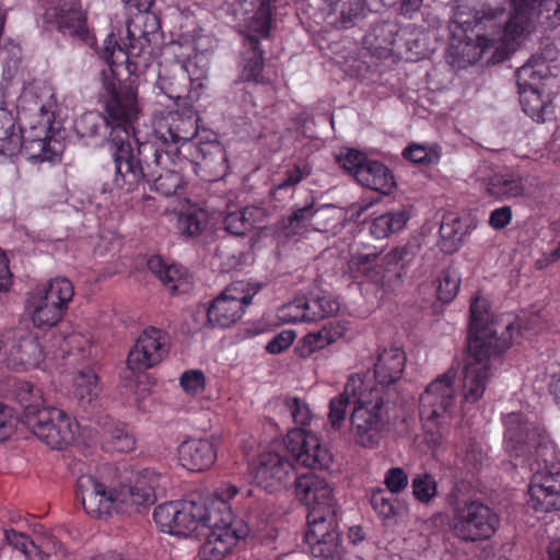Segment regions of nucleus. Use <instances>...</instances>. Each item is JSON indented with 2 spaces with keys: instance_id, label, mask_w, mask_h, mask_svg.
<instances>
[{
  "instance_id": "1",
  "label": "nucleus",
  "mask_w": 560,
  "mask_h": 560,
  "mask_svg": "<svg viewBox=\"0 0 560 560\" xmlns=\"http://www.w3.org/2000/svg\"><path fill=\"white\" fill-rule=\"evenodd\" d=\"M511 12L489 8L477 12L472 22L456 12L454 22L463 28L464 38L451 48L458 62L474 65L486 57L487 63H499L513 54L538 25L555 28L560 24V0H510Z\"/></svg>"
},
{
  "instance_id": "2",
  "label": "nucleus",
  "mask_w": 560,
  "mask_h": 560,
  "mask_svg": "<svg viewBox=\"0 0 560 560\" xmlns=\"http://www.w3.org/2000/svg\"><path fill=\"white\" fill-rule=\"evenodd\" d=\"M120 1L136 8L138 13L127 22L124 48L117 45L113 34L103 44L102 58L109 67L110 77L104 73L100 104L105 125L110 129L108 141L114 138L129 140L141 113L136 88L120 83L116 78L117 68L129 62L131 58H143L147 62L151 55V44L158 39L160 31L159 18L149 11L154 0Z\"/></svg>"
},
{
  "instance_id": "3",
  "label": "nucleus",
  "mask_w": 560,
  "mask_h": 560,
  "mask_svg": "<svg viewBox=\"0 0 560 560\" xmlns=\"http://www.w3.org/2000/svg\"><path fill=\"white\" fill-rule=\"evenodd\" d=\"M505 451L524 457L533 472L528 487L529 504L539 512L560 510V454L545 429L528 422L521 413L504 419Z\"/></svg>"
},
{
  "instance_id": "4",
  "label": "nucleus",
  "mask_w": 560,
  "mask_h": 560,
  "mask_svg": "<svg viewBox=\"0 0 560 560\" xmlns=\"http://www.w3.org/2000/svg\"><path fill=\"white\" fill-rule=\"evenodd\" d=\"M289 454L301 465L313 469L327 468L331 462L330 453L315 434L294 429L282 443H272L257 456L252 467L254 482L270 493L287 489L292 482L296 489L299 477Z\"/></svg>"
},
{
  "instance_id": "5",
  "label": "nucleus",
  "mask_w": 560,
  "mask_h": 560,
  "mask_svg": "<svg viewBox=\"0 0 560 560\" xmlns=\"http://www.w3.org/2000/svg\"><path fill=\"white\" fill-rule=\"evenodd\" d=\"M167 483V475L144 468L136 474L131 486L110 490L96 477L85 474L77 480V495L89 515L102 518L131 506L153 504L158 495L165 493Z\"/></svg>"
},
{
  "instance_id": "6",
  "label": "nucleus",
  "mask_w": 560,
  "mask_h": 560,
  "mask_svg": "<svg viewBox=\"0 0 560 560\" xmlns=\"http://www.w3.org/2000/svg\"><path fill=\"white\" fill-rule=\"evenodd\" d=\"M296 498L308 508L305 542L315 558L339 560L340 530L331 486L315 474L296 480Z\"/></svg>"
},
{
  "instance_id": "7",
  "label": "nucleus",
  "mask_w": 560,
  "mask_h": 560,
  "mask_svg": "<svg viewBox=\"0 0 560 560\" xmlns=\"http://www.w3.org/2000/svg\"><path fill=\"white\" fill-rule=\"evenodd\" d=\"M58 108L52 86L39 83L25 88L18 100L19 119L24 125L22 152L32 162L52 161L56 156L50 147Z\"/></svg>"
},
{
  "instance_id": "8",
  "label": "nucleus",
  "mask_w": 560,
  "mask_h": 560,
  "mask_svg": "<svg viewBox=\"0 0 560 560\" xmlns=\"http://www.w3.org/2000/svg\"><path fill=\"white\" fill-rule=\"evenodd\" d=\"M457 372L453 368L433 380L421 394L420 418L424 428V440L430 447L443 442L441 427L451 418L457 400Z\"/></svg>"
},
{
  "instance_id": "9",
  "label": "nucleus",
  "mask_w": 560,
  "mask_h": 560,
  "mask_svg": "<svg viewBox=\"0 0 560 560\" xmlns=\"http://www.w3.org/2000/svg\"><path fill=\"white\" fill-rule=\"evenodd\" d=\"M501 524L499 514L479 500L457 501L452 506L450 528L463 542H479L490 539Z\"/></svg>"
},
{
  "instance_id": "10",
  "label": "nucleus",
  "mask_w": 560,
  "mask_h": 560,
  "mask_svg": "<svg viewBox=\"0 0 560 560\" xmlns=\"http://www.w3.org/2000/svg\"><path fill=\"white\" fill-rule=\"evenodd\" d=\"M385 392L382 387L368 385L364 394L359 396L350 417L351 432L358 444L364 447H376L382 438L385 421L383 408Z\"/></svg>"
},
{
  "instance_id": "11",
  "label": "nucleus",
  "mask_w": 560,
  "mask_h": 560,
  "mask_svg": "<svg viewBox=\"0 0 560 560\" xmlns=\"http://www.w3.org/2000/svg\"><path fill=\"white\" fill-rule=\"evenodd\" d=\"M73 294V285L67 278H55L37 287L27 300L34 325L42 329L57 325Z\"/></svg>"
},
{
  "instance_id": "12",
  "label": "nucleus",
  "mask_w": 560,
  "mask_h": 560,
  "mask_svg": "<svg viewBox=\"0 0 560 560\" xmlns=\"http://www.w3.org/2000/svg\"><path fill=\"white\" fill-rule=\"evenodd\" d=\"M44 352L38 338L27 327H16L0 336V366L26 371L39 365Z\"/></svg>"
},
{
  "instance_id": "13",
  "label": "nucleus",
  "mask_w": 560,
  "mask_h": 560,
  "mask_svg": "<svg viewBox=\"0 0 560 560\" xmlns=\"http://www.w3.org/2000/svg\"><path fill=\"white\" fill-rule=\"evenodd\" d=\"M198 114L191 108L168 110L154 120V133L165 144L176 145L175 154H186L189 145L200 139Z\"/></svg>"
},
{
  "instance_id": "14",
  "label": "nucleus",
  "mask_w": 560,
  "mask_h": 560,
  "mask_svg": "<svg viewBox=\"0 0 560 560\" xmlns=\"http://www.w3.org/2000/svg\"><path fill=\"white\" fill-rule=\"evenodd\" d=\"M25 427L51 448H62L72 443L79 430L74 420L54 407H47L37 415L28 412Z\"/></svg>"
},
{
  "instance_id": "15",
  "label": "nucleus",
  "mask_w": 560,
  "mask_h": 560,
  "mask_svg": "<svg viewBox=\"0 0 560 560\" xmlns=\"http://www.w3.org/2000/svg\"><path fill=\"white\" fill-rule=\"evenodd\" d=\"M504 329L505 332L497 337L498 327L492 322L489 303L485 298L476 295L470 304L468 350L480 353L483 348L508 349L511 345L512 325H506Z\"/></svg>"
},
{
  "instance_id": "16",
  "label": "nucleus",
  "mask_w": 560,
  "mask_h": 560,
  "mask_svg": "<svg viewBox=\"0 0 560 560\" xmlns=\"http://www.w3.org/2000/svg\"><path fill=\"white\" fill-rule=\"evenodd\" d=\"M113 160L115 163V186L125 192L133 191L140 184L147 180V163L139 153V145L135 150L130 139L114 138L109 141Z\"/></svg>"
},
{
  "instance_id": "17",
  "label": "nucleus",
  "mask_w": 560,
  "mask_h": 560,
  "mask_svg": "<svg viewBox=\"0 0 560 560\" xmlns=\"http://www.w3.org/2000/svg\"><path fill=\"white\" fill-rule=\"evenodd\" d=\"M184 158L190 160L196 174L203 180L213 182L226 173L225 150L210 130H202L200 139L189 145Z\"/></svg>"
},
{
  "instance_id": "18",
  "label": "nucleus",
  "mask_w": 560,
  "mask_h": 560,
  "mask_svg": "<svg viewBox=\"0 0 560 560\" xmlns=\"http://www.w3.org/2000/svg\"><path fill=\"white\" fill-rule=\"evenodd\" d=\"M254 294L249 285L243 281L230 284L208 307V322L222 328L234 325L242 318Z\"/></svg>"
},
{
  "instance_id": "19",
  "label": "nucleus",
  "mask_w": 560,
  "mask_h": 560,
  "mask_svg": "<svg viewBox=\"0 0 560 560\" xmlns=\"http://www.w3.org/2000/svg\"><path fill=\"white\" fill-rule=\"evenodd\" d=\"M139 153L147 163V183L163 197L175 195L183 187L180 174L167 167L170 153L161 151L154 143H139Z\"/></svg>"
},
{
  "instance_id": "20",
  "label": "nucleus",
  "mask_w": 560,
  "mask_h": 560,
  "mask_svg": "<svg viewBox=\"0 0 560 560\" xmlns=\"http://www.w3.org/2000/svg\"><path fill=\"white\" fill-rule=\"evenodd\" d=\"M237 493L235 486H226L220 490L219 493L208 497H198L196 505L203 506L198 513L197 525L199 528H207L208 530H226L234 532L241 525H245L241 521H235L229 500Z\"/></svg>"
},
{
  "instance_id": "21",
  "label": "nucleus",
  "mask_w": 560,
  "mask_h": 560,
  "mask_svg": "<svg viewBox=\"0 0 560 560\" xmlns=\"http://www.w3.org/2000/svg\"><path fill=\"white\" fill-rule=\"evenodd\" d=\"M205 509L196 500L167 502L154 509L153 518L162 532L175 536H189L198 530V513Z\"/></svg>"
},
{
  "instance_id": "22",
  "label": "nucleus",
  "mask_w": 560,
  "mask_h": 560,
  "mask_svg": "<svg viewBox=\"0 0 560 560\" xmlns=\"http://www.w3.org/2000/svg\"><path fill=\"white\" fill-rule=\"evenodd\" d=\"M168 352L167 335L153 326L147 327L129 351L127 364L135 372L154 368Z\"/></svg>"
},
{
  "instance_id": "23",
  "label": "nucleus",
  "mask_w": 560,
  "mask_h": 560,
  "mask_svg": "<svg viewBox=\"0 0 560 560\" xmlns=\"http://www.w3.org/2000/svg\"><path fill=\"white\" fill-rule=\"evenodd\" d=\"M505 349L483 348L480 353L469 351L462 381V395L466 402H476L485 394L490 380V360Z\"/></svg>"
},
{
  "instance_id": "24",
  "label": "nucleus",
  "mask_w": 560,
  "mask_h": 560,
  "mask_svg": "<svg viewBox=\"0 0 560 560\" xmlns=\"http://www.w3.org/2000/svg\"><path fill=\"white\" fill-rule=\"evenodd\" d=\"M46 20L65 36L88 45L94 43L79 0H59L57 5L47 9Z\"/></svg>"
},
{
  "instance_id": "25",
  "label": "nucleus",
  "mask_w": 560,
  "mask_h": 560,
  "mask_svg": "<svg viewBox=\"0 0 560 560\" xmlns=\"http://www.w3.org/2000/svg\"><path fill=\"white\" fill-rule=\"evenodd\" d=\"M217 442L214 436L184 441L178 446L180 464L195 471L210 468L217 459Z\"/></svg>"
},
{
  "instance_id": "26",
  "label": "nucleus",
  "mask_w": 560,
  "mask_h": 560,
  "mask_svg": "<svg viewBox=\"0 0 560 560\" xmlns=\"http://www.w3.org/2000/svg\"><path fill=\"white\" fill-rule=\"evenodd\" d=\"M249 533L247 525H241L234 532L209 530L205 542L199 549L200 560H222L238 539L245 538Z\"/></svg>"
},
{
  "instance_id": "27",
  "label": "nucleus",
  "mask_w": 560,
  "mask_h": 560,
  "mask_svg": "<svg viewBox=\"0 0 560 560\" xmlns=\"http://www.w3.org/2000/svg\"><path fill=\"white\" fill-rule=\"evenodd\" d=\"M366 386L368 384L360 374L351 375L347 381L343 393L330 400L328 420L334 429L338 430L343 425L348 406L351 402L354 406L358 405L359 396L364 394Z\"/></svg>"
},
{
  "instance_id": "28",
  "label": "nucleus",
  "mask_w": 560,
  "mask_h": 560,
  "mask_svg": "<svg viewBox=\"0 0 560 560\" xmlns=\"http://www.w3.org/2000/svg\"><path fill=\"white\" fill-rule=\"evenodd\" d=\"M406 365V354L401 348L389 347L380 350L374 375L380 385H390L398 381Z\"/></svg>"
},
{
  "instance_id": "29",
  "label": "nucleus",
  "mask_w": 560,
  "mask_h": 560,
  "mask_svg": "<svg viewBox=\"0 0 560 560\" xmlns=\"http://www.w3.org/2000/svg\"><path fill=\"white\" fill-rule=\"evenodd\" d=\"M148 267L172 293L182 294L190 291V276L184 267L176 264L167 265L159 256L149 259Z\"/></svg>"
},
{
  "instance_id": "30",
  "label": "nucleus",
  "mask_w": 560,
  "mask_h": 560,
  "mask_svg": "<svg viewBox=\"0 0 560 560\" xmlns=\"http://www.w3.org/2000/svg\"><path fill=\"white\" fill-rule=\"evenodd\" d=\"M276 0H237L243 10L246 27L261 37H267L271 26L272 5Z\"/></svg>"
},
{
  "instance_id": "31",
  "label": "nucleus",
  "mask_w": 560,
  "mask_h": 560,
  "mask_svg": "<svg viewBox=\"0 0 560 560\" xmlns=\"http://www.w3.org/2000/svg\"><path fill=\"white\" fill-rule=\"evenodd\" d=\"M357 182L362 186L383 195H388L395 187L392 172L378 161L366 160L358 171Z\"/></svg>"
},
{
  "instance_id": "32",
  "label": "nucleus",
  "mask_w": 560,
  "mask_h": 560,
  "mask_svg": "<svg viewBox=\"0 0 560 560\" xmlns=\"http://www.w3.org/2000/svg\"><path fill=\"white\" fill-rule=\"evenodd\" d=\"M264 210L258 207H244L225 213L224 230L232 235L243 236L264 220Z\"/></svg>"
},
{
  "instance_id": "33",
  "label": "nucleus",
  "mask_w": 560,
  "mask_h": 560,
  "mask_svg": "<svg viewBox=\"0 0 560 560\" xmlns=\"http://www.w3.org/2000/svg\"><path fill=\"white\" fill-rule=\"evenodd\" d=\"M439 246L445 254H453L460 247L466 234V226L455 213H446L440 225Z\"/></svg>"
},
{
  "instance_id": "34",
  "label": "nucleus",
  "mask_w": 560,
  "mask_h": 560,
  "mask_svg": "<svg viewBox=\"0 0 560 560\" xmlns=\"http://www.w3.org/2000/svg\"><path fill=\"white\" fill-rule=\"evenodd\" d=\"M312 174V166L305 161L295 162L289 167L283 176L273 184L272 195L275 198L282 200L291 198L294 194L295 186L304 178Z\"/></svg>"
},
{
  "instance_id": "35",
  "label": "nucleus",
  "mask_w": 560,
  "mask_h": 560,
  "mask_svg": "<svg viewBox=\"0 0 560 560\" xmlns=\"http://www.w3.org/2000/svg\"><path fill=\"white\" fill-rule=\"evenodd\" d=\"M16 401L22 407L21 422L27 424L28 412L34 415L39 413L47 407H43L42 393L38 388H35L31 383L25 381H19L14 384L13 389Z\"/></svg>"
},
{
  "instance_id": "36",
  "label": "nucleus",
  "mask_w": 560,
  "mask_h": 560,
  "mask_svg": "<svg viewBox=\"0 0 560 560\" xmlns=\"http://www.w3.org/2000/svg\"><path fill=\"white\" fill-rule=\"evenodd\" d=\"M23 130L15 127L11 117H5L4 125L0 128V163L10 161L22 152Z\"/></svg>"
},
{
  "instance_id": "37",
  "label": "nucleus",
  "mask_w": 560,
  "mask_h": 560,
  "mask_svg": "<svg viewBox=\"0 0 560 560\" xmlns=\"http://www.w3.org/2000/svg\"><path fill=\"white\" fill-rule=\"evenodd\" d=\"M408 220L409 215L404 210L387 212L373 220L370 232L375 238L383 240L401 231Z\"/></svg>"
},
{
  "instance_id": "38",
  "label": "nucleus",
  "mask_w": 560,
  "mask_h": 560,
  "mask_svg": "<svg viewBox=\"0 0 560 560\" xmlns=\"http://www.w3.org/2000/svg\"><path fill=\"white\" fill-rule=\"evenodd\" d=\"M258 37L262 38L256 32L247 30L246 46L248 51L243 65V75L247 81H258L262 71V51L259 48Z\"/></svg>"
},
{
  "instance_id": "39",
  "label": "nucleus",
  "mask_w": 560,
  "mask_h": 560,
  "mask_svg": "<svg viewBox=\"0 0 560 560\" xmlns=\"http://www.w3.org/2000/svg\"><path fill=\"white\" fill-rule=\"evenodd\" d=\"M518 93L524 113L535 121H545L550 101L541 96L540 89L524 88Z\"/></svg>"
},
{
  "instance_id": "40",
  "label": "nucleus",
  "mask_w": 560,
  "mask_h": 560,
  "mask_svg": "<svg viewBox=\"0 0 560 560\" xmlns=\"http://www.w3.org/2000/svg\"><path fill=\"white\" fill-rule=\"evenodd\" d=\"M73 396L82 406L90 405L100 394L97 375L91 369H83L73 378Z\"/></svg>"
},
{
  "instance_id": "41",
  "label": "nucleus",
  "mask_w": 560,
  "mask_h": 560,
  "mask_svg": "<svg viewBox=\"0 0 560 560\" xmlns=\"http://www.w3.org/2000/svg\"><path fill=\"white\" fill-rule=\"evenodd\" d=\"M399 26L394 21H383L374 24L364 36V42L375 49H388L396 42Z\"/></svg>"
},
{
  "instance_id": "42",
  "label": "nucleus",
  "mask_w": 560,
  "mask_h": 560,
  "mask_svg": "<svg viewBox=\"0 0 560 560\" xmlns=\"http://www.w3.org/2000/svg\"><path fill=\"white\" fill-rule=\"evenodd\" d=\"M547 72L548 67L545 61L541 58L533 57L516 71L518 89H540Z\"/></svg>"
},
{
  "instance_id": "43",
  "label": "nucleus",
  "mask_w": 560,
  "mask_h": 560,
  "mask_svg": "<svg viewBox=\"0 0 560 560\" xmlns=\"http://www.w3.org/2000/svg\"><path fill=\"white\" fill-rule=\"evenodd\" d=\"M363 8L358 0H343L336 4L329 16L338 28H350L362 18Z\"/></svg>"
},
{
  "instance_id": "44",
  "label": "nucleus",
  "mask_w": 560,
  "mask_h": 560,
  "mask_svg": "<svg viewBox=\"0 0 560 560\" xmlns=\"http://www.w3.org/2000/svg\"><path fill=\"white\" fill-rule=\"evenodd\" d=\"M208 224V213L199 208H189L177 215L176 228L186 236L200 234Z\"/></svg>"
},
{
  "instance_id": "45",
  "label": "nucleus",
  "mask_w": 560,
  "mask_h": 560,
  "mask_svg": "<svg viewBox=\"0 0 560 560\" xmlns=\"http://www.w3.org/2000/svg\"><path fill=\"white\" fill-rule=\"evenodd\" d=\"M487 190L499 198H514L523 194L524 187L520 178L509 174H495L490 178Z\"/></svg>"
},
{
  "instance_id": "46",
  "label": "nucleus",
  "mask_w": 560,
  "mask_h": 560,
  "mask_svg": "<svg viewBox=\"0 0 560 560\" xmlns=\"http://www.w3.org/2000/svg\"><path fill=\"white\" fill-rule=\"evenodd\" d=\"M421 249L418 237L409 240L406 244L397 246L383 256L382 261L386 267L399 266L406 268L417 257Z\"/></svg>"
},
{
  "instance_id": "47",
  "label": "nucleus",
  "mask_w": 560,
  "mask_h": 560,
  "mask_svg": "<svg viewBox=\"0 0 560 560\" xmlns=\"http://www.w3.org/2000/svg\"><path fill=\"white\" fill-rule=\"evenodd\" d=\"M4 539L12 548L21 551L26 560H47L48 558V555L39 550L34 541L23 533L5 529Z\"/></svg>"
},
{
  "instance_id": "48",
  "label": "nucleus",
  "mask_w": 560,
  "mask_h": 560,
  "mask_svg": "<svg viewBox=\"0 0 560 560\" xmlns=\"http://www.w3.org/2000/svg\"><path fill=\"white\" fill-rule=\"evenodd\" d=\"M377 259L376 253L358 254L350 260V267L366 279L376 282L383 278L384 272V264H377Z\"/></svg>"
},
{
  "instance_id": "49",
  "label": "nucleus",
  "mask_w": 560,
  "mask_h": 560,
  "mask_svg": "<svg viewBox=\"0 0 560 560\" xmlns=\"http://www.w3.org/2000/svg\"><path fill=\"white\" fill-rule=\"evenodd\" d=\"M278 318L287 324L312 323L308 312V299L295 298L278 310Z\"/></svg>"
},
{
  "instance_id": "50",
  "label": "nucleus",
  "mask_w": 560,
  "mask_h": 560,
  "mask_svg": "<svg viewBox=\"0 0 560 560\" xmlns=\"http://www.w3.org/2000/svg\"><path fill=\"white\" fill-rule=\"evenodd\" d=\"M336 339L337 334L326 327L316 332H310L300 341V354L304 358L311 357L316 351L334 343Z\"/></svg>"
},
{
  "instance_id": "51",
  "label": "nucleus",
  "mask_w": 560,
  "mask_h": 560,
  "mask_svg": "<svg viewBox=\"0 0 560 560\" xmlns=\"http://www.w3.org/2000/svg\"><path fill=\"white\" fill-rule=\"evenodd\" d=\"M105 127L104 115L96 112L84 113L74 121V129L80 138L97 137Z\"/></svg>"
},
{
  "instance_id": "52",
  "label": "nucleus",
  "mask_w": 560,
  "mask_h": 560,
  "mask_svg": "<svg viewBox=\"0 0 560 560\" xmlns=\"http://www.w3.org/2000/svg\"><path fill=\"white\" fill-rule=\"evenodd\" d=\"M460 285V276L457 270L447 268L439 278L438 298L443 303H450L457 295Z\"/></svg>"
},
{
  "instance_id": "53",
  "label": "nucleus",
  "mask_w": 560,
  "mask_h": 560,
  "mask_svg": "<svg viewBox=\"0 0 560 560\" xmlns=\"http://www.w3.org/2000/svg\"><path fill=\"white\" fill-rule=\"evenodd\" d=\"M91 340L81 332H72L65 338V350L68 358L73 357V362L84 361L91 355Z\"/></svg>"
},
{
  "instance_id": "54",
  "label": "nucleus",
  "mask_w": 560,
  "mask_h": 560,
  "mask_svg": "<svg viewBox=\"0 0 560 560\" xmlns=\"http://www.w3.org/2000/svg\"><path fill=\"white\" fill-rule=\"evenodd\" d=\"M411 487L415 498L422 503L430 502L436 494V480L428 472L416 475Z\"/></svg>"
},
{
  "instance_id": "55",
  "label": "nucleus",
  "mask_w": 560,
  "mask_h": 560,
  "mask_svg": "<svg viewBox=\"0 0 560 560\" xmlns=\"http://www.w3.org/2000/svg\"><path fill=\"white\" fill-rule=\"evenodd\" d=\"M370 503L373 510L383 520H390L397 513L393 494L387 493L385 489L374 490L371 494Z\"/></svg>"
},
{
  "instance_id": "56",
  "label": "nucleus",
  "mask_w": 560,
  "mask_h": 560,
  "mask_svg": "<svg viewBox=\"0 0 560 560\" xmlns=\"http://www.w3.org/2000/svg\"><path fill=\"white\" fill-rule=\"evenodd\" d=\"M339 310L337 301L327 295L308 299L311 320L316 322L331 316Z\"/></svg>"
},
{
  "instance_id": "57",
  "label": "nucleus",
  "mask_w": 560,
  "mask_h": 560,
  "mask_svg": "<svg viewBox=\"0 0 560 560\" xmlns=\"http://www.w3.org/2000/svg\"><path fill=\"white\" fill-rule=\"evenodd\" d=\"M135 438L124 428H116L110 432L106 447L119 453H128L135 448Z\"/></svg>"
},
{
  "instance_id": "58",
  "label": "nucleus",
  "mask_w": 560,
  "mask_h": 560,
  "mask_svg": "<svg viewBox=\"0 0 560 560\" xmlns=\"http://www.w3.org/2000/svg\"><path fill=\"white\" fill-rule=\"evenodd\" d=\"M409 483L407 472L400 467L389 468L384 476V485L386 491L390 494H398L402 492Z\"/></svg>"
},
{
  "instance_id": "59",
  "label": "nucleus",
  "mask_w": 560,
  "mask_h": 560,
  "mask_svg": "<svg viewBox=\"0 0 560 560\" xmlns=\"http://www.w3.org/2000/svg\"><path fill=\"white\" fill-rule=\"evenodd\" d=\"M402 155L405 159L420 164H432L439 160V154L435 151L428 149L425 145L417 143L407 147L404 150Z\"/></svg>"
},
{
  "instance_id": "60",
  "label": "nucleus",
  "mask_w": 560,
  "mask_h": 560,
  "mask_svg": "<svg viewBox=\"0 0 560 560\" xmlns=\"http://www.w3.org/2000/svg\"><path fill=\"white\" fill-rule=\"evenodd\" d=\"M316 209L314 203H307L304 207L295 209L291 215L288 217L285 228L291 233H296L302 226H304L315 215Z\"/></svg>"
},
{
  "instance_id": "61",
  "label": "nucleus",
  "mask_w": 560,
  "mask_h": 560,
  "mask_svg": "<svg viewBox=\"0 0 560 560\" xmlns=\"http://www.w3.org/2000/svg\"><path fill=\"white\" fill-rule=\"evenodd\" d=\"M179 384L185 393L197 395L205 388V375L200 370L186 371L180 375Z\"/></svg>"
},
{
  "instance_id": "62",
  "label": "nucleus",
  "mask_w": 560,
  "mask_h": 560,
  "mask_svg": "<svg viewBox=\"0 0 560 560\" xmlns=\"http://www.w3.org/2000/svg\"><path fill=\"white\" fill-rule=\"evenodd\" d=\"M366 158L357 150H347L338 156L340 166L358 178V171L366 162Z\"/></svg>"
},
{
  "instance_id": "63",
  "label": "nucleus",
  "mask_w": 560,
  "mask_h": 560,
  "mask_svg": "<svg viewBox=\"0 0 560 560\" xmlns=\"http://www.w3.org/2000/svg\"><path fill=\"white\" fill-rule=\"evenodd\" d=\"M287 407L293 421L300 425H306L312 419V411L308 405L299 398H290L287 401Z\"/></svg>"
},
{
  "instance_id": "64",
  "label": "nucleus",
  "mask_w": 560,
  "mask_h": 560,
  "mask_svg": "<svg viewBox=\"0 0 560 560\" xmlns=\"http://www.w3.org/2000/svg\"><path fill=\"white\" fill-rule=\"evenodd\" d=\"M202 60L188 59L180 67L179 70L183 74H187L191 83H196L201 86V81L207 78L208 69L206 63L200 65Z\"/></svg>"
}]
</instances>
